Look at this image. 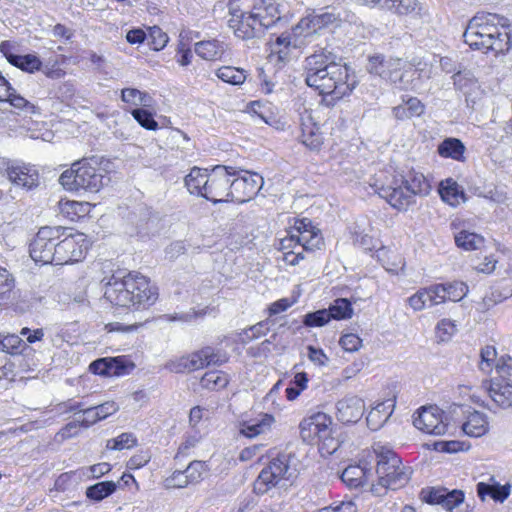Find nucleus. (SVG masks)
Wrapping results in <instances>:
<instances>
[{"mask_svg": "<svg viewBox=\"0 0 512 512\" xmlns=\"http://www.w3.org/2000/svg\"><path fill=\"white\" fill-rule=\"evenodd\" d=\"M304 74L309 87L335 99L350 95L357 85L355 73L325 48L306 57Z\"/></svg>", "mask_w": 512, "mask_h": 512, "instance_id": "1", "label": "nucleus"}, {"mask_svg": "<svg viewBox=\"0 0 512 512\" xmlns=\"http://www.w3.org/2000/svg\"><path fill=\"white\" fill-rule=\"evenodd\" d=\"M157 290L139 273H128L123 278L113 276L107 284L104 296L120 307L150 306L157 299Z\"/></svg>", "mask_w": 512, "mask_h": 512, "instance_id": "2", "label": "nucleus"}, {"mask_svg": "<svg viewBox=\"0 0 512 512\" xmlns=\"http://www.w3.org/2000/svg\"><path fill=\"white\" fill-rule=\"evenodd\" d=\"M376 191L393 208L406 211L415 204V197H425L431 191V185L427 178L420 172L410 171L405 177L395 178L391 185L378 187Z\"/></svg>", "mask_w": 512, "mask_h": 512, "instance_id": "3", "label": "nucleus"}, {"mask_svg": "<svg viewBox=\"0 0 512 512\" xmlns=\"http://www.w3.org/2000/svg\"><path fill=\"white\" fill-rule=\"evenodd\" d=\"M376 455V473L378 483L372 485L371 491L377 496H382L387 489L396 490L404 487L410 480V467L402 464L401 458L391 449L384 446L374 447Z\"/></svg>", "mask_w": 512, "mask_h": 512, "instance_id": "4", "label": "nucleus"}, {"mask_svg": "<svg viewBox=\"0 0 512 512\" xmlns=\"http://www.w3.org/2000/svg\"><path fill=\"white\" fill-rule=\"evenodd\" d=\"M109 181L96 159H82L72 164L60 177V184L68 191L96 193Z\"/></svg>", "mask_w": 512, "mask_h": 512, "instance_id": "5", "label": "nucleus"}, {"mask_svg": "<svg viewBox=\"0 0 512 512\" xmlns=\"http://www.w3.org/2000/svg\"><path fill=\"white\" fill-rule=\"evenodd\" d=\"M294 455L290 452H279L272 457L269 464L262 469L254 482V491L257 494H265L282 480L293 477L296 471L292 467Z\"/></svg>", "mask_w": 512, "mask_h": 512, "instance_id": "6", "label": "nucleus"}, {"mask_svg": "<svg viewBox=\"0 0 512 512\" xmlns=\"http://www.w3.org/2000/svg\"><path fill=\"white\" fill-rule=\"evenodd\" d=\"M228 360L229 355L223 349L206 346L187 356L168 362L166 368L174 373H183L203 369L209 365L220 366Z\"/></svg>", "mask_w": 512, "mask_h": 512, "instance_id": "7", "label": "nucleus"}, {"mask_svg": "<svg viewBox=\"0 0 512 512\" xmlns=\"http://www.w3.org/2000/svg\"><path fill=\"white\" fill-rule=\"evenodd\" d=\"M62 226L42 227L30 244V256L36 263L56 265L57 241L67 233Z\"/></svg>", "mask_w": 512, "mask_h": 512, "instance_id": "8", "label": "nucleus"}, {"mask_svg": "<svg viewBox=\"0 0 512 512\" xmlns=\"http://www.w3.org/2000/svg\"><path fill=\"white\" fill-rule=\"evenodd\" d=\"M241 173L235 167L217 165L209 173L203 197L213 203L229 202L231 178Z\"/></svg>", "mask_w": 512, "mask_h": 512, "instance_id": "9", "label": "nucleus"}, {"mask_svg": "<svg viewBox=\"0 0 512 512\" xmlns=\"http://www.w3.org/2000/svg\"><path fill=\"white\" fill-rule=\"evenodd\" d=\"M495 23H498V14L477 13L472 17L463 33L464 42L471 49L482 50L485 41L489 39L491 32H495Z\"/></svg>", "mask_w": 512, "mask_h": 512, "instance_id": "10", "label": "nucleus"}, {"mask_svg": "<svg viewBox=\"0 0 512 512\" xmlns=\"http://www.w3.org/2000/svg\"><path fill=\"white\" fill-rule=\"evenodd\" d=\"M331 425L332 419L329 415L323 412L314 413L301 421L299 425L300 436L308 444L333 442Z\"/></svg>", "mask_w": 512, "mask_h": 512, "instance_id": "11", "label": "nucleus"}, {"mask_svg": "<svg viewBox=\"0 0 512 512\" xmlns=\"http://www.w3.org/2000/svg\"><path fill=\"white\" fill-rule=\"evenodd\" d=\"M241 173L231 178L230 201L245 203L252 200L261 190L264 179L255 172L237 169Z\"/></svg>", "mask_w": 512, "mask_h": 512, "instance_id": "12", "label": "nucleus"}, {"mask_svg": "<svg viewBox=\"0 0 512 512\" xmlns=\"http://www.w3.org/2000/svg\"><path fill=\"white\" fill-rule=\"evenodd\" d=\"M62 240L57 241L56 265H65L78 262L85 257L88 250V241L83 233L64 234Z\"/></svg>", "mask_w": 512, "mask_h": 512, "instance_id": "13", "label": "nucleus"}, {"mask_svg": "<svg viewBox=\"0 0 512 512\" xmlns=\"http://www.w3.org/2000/svg\"><path fill=\"white\" fill-rule=\"evenodd\" d=\"M404 62L400 58L385 57L382 54H374L368 57L366 66L370 74L377 75L394 84H398L400 89L405 86L401 85L404 74L401 73Z\"/></svg>", "mask_w": 512, "mask_h": 512, "instance_id": "14", "label": "nucleus"}, {"mask_svg": "<svg viewBox=\"0 0 512 512\" xmlns=\"http://www.w3.org/2000/svg\"><path fill=\"white\" fill-rule=\"evenodd\" d=\"M414 426L427 434L443 435L448 425L443 420V411L437 406L422 407L413 419Z\"/></svg>", "mask_w": 512, "mask_h": 512, "instance_id": "15", "label": "nucleus"}, {"mask_svg": "<svg viewBox=\"0 0 512 512\" xmlns=\"http://www.w3.org/2000/svg\"><path fill=\"white\" fill-rule=\"evenodd\" d=\"M337 15L333 12L323 11L319 12L313 10L306 17L302 18L294 28V33L297 36L304 38L314 37L321 29L337 20Z\"/></svg>", "mask_w": 512, "mask_h": 512, "instance_id": "16", "label": "nucleus"}, {"mask_svg": "<svg viewBox=\"0 0 512 512\" xmlns=\"http://www.w3.org/2000/svg\"><path fill=\"white\" fill-rule=\"evenodd\" d=\"M263 29L274 25L281 18V5L276 0H254L247 10Z\"/></svg>", "mask_w": 512, "mask_h": 512, "instance_id": "17", "label": "nucleus"}, {"mask_svg": "<svg viewBox=\"0 0 512 512\" xmlns=\"http://www.w3.org/2000/svg\"><path fill=\"white\" fill-rule=\"evenodd\" d=\"M509 20L498 15V23H495V32H491L489 39L485 41V46L481 51L488 53L494 52L496 55L504 54L512 48V39L510 36Z\"/></svg>", "mask_w": 512, "mask_h": 512, "instance_id": "18", "label": "nucleus"}, {"mask_svg": "<svg viewBox=\"0 0 512 512\" xmlns=\"http://www.w3.org/2000/svg\"><path fill=\"white\" fill-rule=\"evenodd\" d=\"M7 102L24 115H40V108L28 101L3 77L0 76V103Z\"/></svg>", "mask_w": 512, "mask_h": 512, "instance_id": "19", "label": "nucleus"}, {"mask_svg": "<svg viewBox=\"0 0 512 512\" xmlns=\"http://www.w3.org/2000/svg\"><path fill=\"white\" fill-rule=\"evenodd\" d=\"M231 18L229 19V27L234 31V34L243 40L251 39L257 33L263 31L261 25L256 21L252 15L246 11L229 10Z\"/></svg>", "mask_w": 512, "mask_h": 512, "instance_id": "20", "label": "nucleus"}, {"mask_svg": "<svg viewBox=\"0 0 512 512\" xmlns=\"http://www.w3.org/2000/svg\"><path fill=\"white\" fill-rule=\"evenodd\" d=\"M336 417L344 423H357L365 411L364 401L355 395H348L336 403Z\"/></svg>", "mask_w": 512, "mask_h": 512, "instance_id": "21", "label": "nucleus"}, {"mask_svg": "<svg viewBox=\"0 0 512 512\" xmlns=\"http://www.w3.org/2000/svg\"><path fill=\"white\" fill-rule=\"evenodd\" d=\"M423 499L429 504H438L452 510L464 501V493L460 490L448 491L444 488H432L428 491H422Z\"/></svg>", "mask_w": 512, "mask_h": 512, "instance_id": "22", "label": "nucleus"}, {"mask_svg": "<svg viewBox=\"0 0 512 512\" xmlns=\"http://www.w3.org/2000/svg\"><path fill=\"white\" fill-rule=\"evenodd\" d=\"M275 423V417L270 413H258L256 416L240 423V434L247 438H255L269 432Z\"/></svg>", "mask_w": 512, "mask_h": 512, "instance_id": "23", "label": "nucleus"}, {"mask_svg": "<svg viewBox=\"0 0 512 512\" xmlns=\"http://www.w3.org/2000/svg\"><path fill=\"white\" fill-rule=\"evenodd\" d=\"M481 361L479 363V369L486 374L492 372L493 368L496 372L504 377L507 374V370L512 367V359L509 358L508 362L504 358L497 360V352L493 346H486L481 350Z\"/></svg>", "mask_w": 512, "mask_h": 512, "instance_id": "24", "label": "nucleus"}, {"mask_svg": "<svg viewBox=\"0 0 512 512\" xmlns=\"http://www.w3.org/2000/svg\"><path fill=\"white\" fill-rule=\"evenodd\" d=\"M301 142L311 150H319L323 144V136L319 126L313 122L310 114L301 117Z\"/></svg>", "mask_w": 512, "mask_h": 512, "instance_id": "25", "label": "nucleus"}, {"mask_svg": "<svg viewBox=\"0 0 512 512\" xmlns=\"http://www.w3.org/2000/svg\"><path fill=\"white\" fill-rule=\"evenodd\" d=\"M9 180L21 187L32 189L38 185L37 170L26 166L11 167L7 170Z\"/></svg>", "mask_w": 512, "mask_h": 512, "instance_id": "26", "label": "nucleus"}, {"mask_svg": "<svg viewBox=\"0 0 512 512\" xmlns=\"http://www.w3.org/2000/svg\"><path fill=\"white\" fill-rule=\"evenodd\" d=\"M488 391L491 399L499 407L503 409L512 408V384L493 379Z\"/></svg>", "mask_w": 512, "mask_h": 512, "instance_id": "27", "label": "nucleus"}, {"mask_svg": "<svg viewBox=\"0 0 512 512\" xmlns=\"http://www.w3.org/2000/svg\"><path fill=\"white\" fill-rule=\"evenodd\" d=\"M196 54L207 61H217L225 53V45L216 39L200 41L195 44Z\"/></svg>", "mask_w": 512, "mask_h": 512, "instance_id": "28", "label": "nucleus"}, {"mask_svg": "<svg viewBox=\"0 0 512 512\" xmlns=\"http://www.w3.org/2000/svg\"><path fill=\"white\" fill-rule=\"evenodd\" d=\"M462 429L465 434L471 437H480L484 435L488 431L486 415L478 411H473L468 415Z\"/></svg>", "mask_w": 512, "mask_h": 512, "instance_id": "29", "label": "nucleus"}, {"mask_svg": "<svg viewBox=\"0 0 512 512\" xmlns=\"http://www.w3.org/2000/svg\"><path fill=\"white\" fill-rule=\"evenodd\" d=\"M439 193L442 200L451 206H457L465 201V194L459 185L451 178L440 183Z\"/></svg>", "mask_w": 512, "mask_h": 512, "instance_id": "30", "label": "nucleus"}, {"mask_svg": "<svg viewBox=\"0 0 512 512\" xmlns=\"http://www.w3.org/2000/svg\"><path fill=\"white\" fill-rule=\"evenodd\" d=\"M392 406L393 405L388 402H381L373 407L366 417L368 427L374 431L381 428L391 416Z\"/></svg>", "mask_w": 512, "mask_h": 512, "instance_id": "31", "label": "nucleus"}, {"mask_svg": "<svg viewBox=\"0 0 512 512\" xmlns=\"http://www.w3.org/2000/svg\"><path fill=\"white\" fill-rule=\"evenodd\" d=\"M209 174L206 170L198 167L191 169L189 174L185 177V186L191 194L202 196L207 186Z\"/></svg>", "mask_w": 512, "mask_h": 512, "instance_id": "32", "label": "nucleus"}, {"mask_svg": "<svg viewBox=\"0 0 512 512\" xmlns=\"http://www.w3.org/2000/svg\"><path fill=\"white\" fill-rule=\"evenodd\" d=\"M464 144L456 138H447L438 146V153L445 158L464 161Z\"/></svg>", "mask_w": 512, "mask_h": 512, "instance_id": "33", "label": "nucleus"}, {"mask_svg": "<svg viewBox=\"0 0 512 512\" xmlns=\"http://www.w3.org/2000/svg\"><path fill=\"white\" fill-rule=\"evenodd\" d=\"M121 99L123 102L132 106L151 107L153 98L145 91L136 88H124L121 91Z\"/></svg>", "mask_w": 512, "mask_h": 512, "instance_id": "34", "label": "nucleus"}, {"mask_svg": "<svg viewBox=\"0 0 512 512\" xmlns=\"http://www.w3.org/2000/svg\"><path fill=\"white\" fill-rule=\"evenodd\" d=\"M477 494L483 501L486 496H490L495 501L503 502L510 494V487L508 485H489L484 482H479L477 484Z\"/></svg>", "mask_w": 512, "mask_h": 512, "instance_id": "35", "label": "nucleus"}, {"mask_svg": "<svg viewBox=\"0 0 512 512\" xmlns=\"http://www.w3.org/2000/svg\"><path fill=\"white\" fill-rule=\"evenodd\" d=\"M297 241L301 244V250L315 251L321 249L324 240L319 229L313 227L308 231H303L300 235H296Z\"/></svg>", "mask_w": 512, "mask_h": 512, "instance_id": "36", "label": "nucleus"}, {"mask_svg": "<svg viewBox=\"0 0 512 512\" xmlns=\"http://www.w3.org/2000/svg\"><path fill=\"white\" fill-rule=\"evenodd\" d=\"M455 243L459 248L467 251L478 250L484 245V238L479 234L463 230L455 235Z\"/></svg>", "mask_w": 512, "mask_h": 512, "instance_id": "37", "label": "nucleus"}, {"mask_svg": "<svg viewBox=\"0 0 512 512\" xmlns=\"http://www.w3.org/2000/svg\"><path fill=\"white\" fill-rule=\"evenodd\" d=\"M116 488L117 483L114 481L98 482L86 489V496L93 501H101L112 495L116 491Z\"/></svg>", "mask_w": 512, "mask_h": 512, "instance_id": "38", "label": "nucleus"}, {"mask_svg": "<svg viewBox=\"0 0 512 512\" xmlns=\"http://www.w3.org/2000/svg\"><path fill=\"white\" fill-rule=\"evenodd\" d=\"M216 76L225 83L241 85L246 80V72L243 69L223 66L216 71Z\"/></svg>", "mask_w": 512, "mask_h": 512, "instance_id": "39", "label": "nucleus"}, {"mask_svg": "<svg viewBox=\"0 0 512 512\" xmlns=\"http://www.w3.org/2000/svg\"><path fill=\"white\" fill-rule=\"evenodd\" d=\"M11 64L22 71L28 73H34L35 71L40 70L42 66L41 60L34 54L27 55H18V56H10Z\"/></svg>", "mask_w": 512, "mask_h": 512, "instance_id": "40", "label": "nucleus"}, {"mask_svg": "<svg viewBox=\"0 0 512 512\" xmlns=\"http://www.w3.org/2000/svg\"><path fill=\"white\" fill-rule=\"evenodd\" d=\"M228 376L220 371H210L201 378V385L204 388L216 390L225 388L228 384Z\"/></svg>", "mask_w": 512, "mask_h": 512, "instance_id": "41", "label": "nucleus"}, {"mask_svg": "<svg viewBox=\"0 0 512 512\" xmlns=\"http://www.w3.org/2000/svg\"><path fill=\"white\" fill-rule=\"evenodd\" d=\"M364 477V469L357 465L348 466L341 474V480L349 487L362 485Z\"/></svg>", "mask_w": 512, "mask_h": 512, "instance_id": "42", "label": "nucleus"}, {"mask_svg": "<svg viewBox=\"0 0 512 512\" xmlns=\"http://www.w3.org/2000/svg\"><path fill=\"white\" fill-rule=\"evenodd\" d=\"M331 319H349L353 314L351 303L346 298H338L328 309Z\"/></svg>", "mask_w": 512, "mask_h": 512, "instance_id": "43", "label": "nucleus"}, {"mask_svg": "<svg viewBox=\"0 0 512 512\" xmlns=\"http://www.w3.org/2000/svg\"><path fill=\"white\" fill-rule=\"evenodd\" d=\"M137 445V438L132 433H122L119 436L109 439L106 448L110 450L131 449Z\"/></svg>", "mask_w": 512, "mask_h": 512, "instance_id": "44", "label": "nucleus"}, {"mask_svg": "<svg viewBox=\"0 0 512 512\" xmlns=\"http://www.w3.org/2000/svg\"><path fill=\"white\" fill-rule=\"evenodd\" d=\"M147 40L153 50L159 51L166 46L168 36L161 28L154 26L149 29Z\"/></svg>", "mask_w": 512, "mask_h": 512, "instance_id": "45", "label": "nucleus"}, {"mask_svg": "<svg viewBox=\"0 0 512 512\" xmlns=\"http://www.w3.org/2000/svg\"><path fill=\"white\" fill-rule=\"evenodd\" d=\"M447 300L457 302L463 299L468 293V286L461 281L444 284Z\"/></svg>", "mask_w": 512, "mask_h": 512, "instance_id": "46", "label": "nucleus"}, {"mask_svg": "<svg viewBox=\"0 0 512 512\" xmlns=\"http://www.w3.org/2000/svg\"><path fill=\"white\" fill-rule=\"evenodd\" d=\"M2 352H6L9 354H19L22 352L23 348L25 347V343L23 340L15 335H6L2 336Z\"/></svg>", "mask_w": 512, "mask_h": 512, "instance_id": "47", "label": "nucleus"}, {"mask_svg": "<svg viewBox=\"0 0 512 512\" xmlns=\"http://www.w3.org/2000/svg\"><path fill=\"white\" fill-rule=\"evenodd\" d=\"M331 319V313L328 310H318L305 315L303 323L308 327H320L327 324Z\"/></svg>", "mask_w": 512, "mask_h": 512, "instance_id": "48", "label": "nucleus"}, {"mask_svg": "<svg viewBox=\"0 0 512 512\" xmlns=\"http://www.w3.org/2000/svg\"><path fill=\"white\" fill-rule=\"evenodd\" d=\"M132 116L145 129L156 130L158 128V123L154 120L152 113L144 108L134 109Z\"/></svg>", "mask_w": 512, "mask_h": 512, "instance_id": "49", "label": "nucleus"}, {"mask_svg": "<svg viewBox=\"0 0 512 512\" xmlns=\"http://www.w3.org/2000/svg\"><path fill=\"white\" fill-rule=\"evenodd\" d=\"M205 464L202 461H192L184 470L190 484H196L203 479Z\"/></svg>", "mask_w": 512, "mask_h": 512, "instance_id": "50", "label": "nucleus"}, {"mask_svg": "<svg viewBox=\"0 0 512 512\" xmlns=\"http://www.w3.org/2000/svg\"><path fill=\"white\" fill-rule=\"evenodd\" d=\"M166 489L185 488L191 485L184 471L176 470L163 483Z\"/></svg>", "mask_w": 512, "mask_h": 512, "instance_id": "51", "label": "nucleus"}, {"mask_svg": "<svg viewBox=\"0 0 512 512\" xmlns=\"http://www.w3.org/2000/svg\"><path fill=\"white\" fill-rule=\"evenodd\" d=\"M456 331V324L449 319H442L436 327L437 337L440 341H448Z\"/></svg>", "mask_w": 512, "mask_h": 512, "instance_id": "52", "label": "nucleus"}, {"mask_svg": "<svg viewBox=\"0 0 512 512\" xmlns=\"http://www.w3.org/2000/svg\"><path fill=\"white\" fill-rule=\"evenodd\" d=\"M454 85L457 89L467 93L470 86L475 84L474 78L469 71H457L453 75Z\"/></svg>", "mask_w": 512, "mask_h": 512, "instance_id": "53", "label": "nucleus"}, {"mask_svg": "<svg viewBox=\"0 0 512 512\" xmlns=\"http://www.w3.org/2000/svg\"><path fill=\"white\" fill-rule=\"evenodd\" d=\"M108 363L110 365V375H122L127 372L128 367L131 369L134 367L123 357L108 358Z\"/></svg>", "mask_w": 512, "mask_h": 512, "instance_id": "54", "label": "nucleus"}, {"mask_svg": "<svg viewBox=\"0 0 512 512\" xmlns=\"http://www.w3.org/2000/svg\"><path fill=\"white\" fill-rule=\"evenodd\" d=\"M339 344L345 351L355 352L361 347L362 340L358 335L348 333L340 338Z\"/></svg>", "mask_w": 512, "mask_h": 512, "instance_id": "55", "label": "nucleus"}, {"mask_svg": "<svg viewBox=\"0 0 512 512\" xmlns=\"http://www.w3.org/2000/svg\"><path fill=\"white\" fill-rule=\"evenodd\" d=\"M14 287V279L12 275L5 269L0 267V299L10 293Z\"/></svg>", "mask_w": 512, "mask_h": 512, "instance_id": "56", "label": "nucleus"}, {"mask_svg": "<svg viewBox=\"0 0 512 512\" xmlns=\"http://www.w3.org/2000/svg\"><path fill=\"white\" fill-rule=\"evenodd\" d=\"M111 470V465L107 462H101L94 465H91L86 469V472H83V475L89 479L100 478L103 475L109 473Z\"/></svg>", "mask_w": 512, "mask_h": 512, "instance_id": "57", "label": "nucleus"}, {"mask_svg": "<svg viewBox=\"0 0 512 512\" xmlns=\"http://www.w3.org/2000/svg\"><path fill=\"white\" fill-rule=\"evenodd\" d=\"M384 6L388 9H395L400 14L408 13L415 8L412 0H386Z\"/></svg>", "mask_w": 512, "mask_h": 512, "instance_id": "58", "label": "nucleus"}, {"mask_svg": "<svg viewBox=\"0 0 512 512\" xmlns=\"http://www.w3.org/2000/svg\"><path fill=\"white\" fill-rule=\"evenodd\" d=\"M150 461V455L147 451H141L135 455H133L128 463L127 467L129 469H139L145 466Z\"/></svg>", "mask_w": 512, "mask_h": 512, "instance_id": "59", "label": "nucleus"}, {"mask_svg": "<svg viewBox=\"0 0 512 512\" xmlns=\"http://www.w3.org/2000/svg\"><path fill=\"white\" fill-rule=\"evenodd\" d=\"M308 358L311 362L318 366H325L328 362V357L323 352L322 349L315 348L313 346H308Z\"/></svg>", "mask_w": 512, "mask_h": 512, "instance_id": "60", "label": "nucleus"}, {"mask_svg": "<svg viewBox=\"0 0 512 512\" xmlns=\"http://www.w3.org/2000/svg\"><path fill=\"white\" fill-rule=\"evenodd\" d=\"M89 370L98 375H110V365L108 363V358H100L95 361H93L90 366Z\"/></svg>", "mask_w": 512, "mask_h": 512, "instance_id": "61", "label": "nucleus"}, {"mask_svg": "<svg viewBox=\"0 0 512 512\" xmlns=\"http://www.w3.org/2000/svg\"><path fill=\"white\" fill-rule=\"evenodd\" d=\"M432 296V305H438L447 300L444 284L429 287Z\"/></svg>", "mask_w": 512, "mask_h": 512, "instance_id": "62", "label": "nucleus"}, {"mask_svg": "<svg viewBox=\"0 0 512 512\" xmlns=\"http://www.w3.org/2000/svg\"><path fill=\"white\" fill-rule=\"evenodd\" d=\"M279 249L285 253L289 250H300L301 244L297 241L295 233L290 236L281 239Z\"/></svg>", "mask_w": 512, "mask_h": 512, "instance_id": "63", "label": "nucleus"}, {"mask_svg": "<svg viewBox=\"0 0 512 512\" xmlns=\"http://www.w3.org/2000/svg\"><path fill=\"white\" fill-rule=\"evenodd\" d=\"M404 104L411 117L420 116L424 112V105L417 98L411 97Z\"/></svg>", "mask_w": 512, "mask_h": 512, "instance_id": "64", "label": "nucleus"}]
</instances>
